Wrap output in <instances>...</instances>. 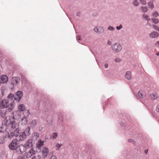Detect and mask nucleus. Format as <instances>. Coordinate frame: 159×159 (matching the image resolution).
Listing matches in <instances>:
<instances>
[{
	"instance_id": "1",
	"label": "nucleus",
	"mask_w": 159,
	"mask_h": 159,
	"mask_svg": "<svg viewBox=\"0 0 159 159\" xmlns=\"http://www.w3.org/2000/svg\"><path fill=\"white\" fill-rule=\"evenodd\" d=\"M15 106V103L14 101L11 103H9V101L7 99H2L0 103V107L3 110L5 108H7L6 111L7 112H10L14 108Z\"/></svg>"
},
{
	"instance_id": "2",
	"label": "nucleus",
	"mask_w": 159,
	"mask_h": 159,
	"mask_svg": "<svg viewBox=\"0 0 159 159\" xmlns=\"http://www.w3.org/2000/svg\"><path fill=\"white\" fill-rule=\"evenodd\" d=\"M14 134L15 136L17 137L16 139H18L19 142L24 141L27 136L25 132H20L18 128H16L14 131Z\"/></svg>"
},
{
	"instance_id": "3",
	"label": "nucleus",
	"mask_w": 159,
	"mask_h": 159,
	"mask_svg": "<svg viewBox=\"0 0 159 159\" xmlns=\"http://www.w3.org/2000/svg\"><path fill=\"white\" fill-rule=\"evenodd\" d=\"M18 139H13L9 145V148L12 150H17L19 144Z\"/></svg>"
},
{
	"instance_id": "4",
	"label": "nucleus",
	"mask_w": 159,
	"mask_h": 159,
	"mask_svg": "<svg viewBox=\"0 0 159 159\" xmlns=\"http://www.w3.org/2000/svg\"><path fill=\"white\" fill-rule=\"evenodd\" d=\"M11 83L13 86H16L20 82V78L17 76L13 77L11 80Z\"/></svg>"
},
{
	"instance_id": "5",
	"label": "nucleus",
	"mask_w": 159,
	"mask_h": 159,
	"mask_svg": "<svg viewBox=\"0 0 159 159\" xmlns=\"http://www.w3.org/2000/svg\"><path fill=\"white\" fill-rule=\"evenodd\" d=\"M112 49L116 52H120L122 49L121 45L118 43H115L112 47Z\"/></svg>"
},
{
	"instance_id": "6",
	"label": "nucleus",
	"mask_w": 159,
	"mask_h": 159,
	"mask_svg": "<svg viewBox=\"0 0 159 159\" xmlns=\"http://www.w3.org/2000/svg\"><path fill=\"white\" fill-rule=\"evenodd\" d=\"M27 149L25 145L21 144L19 146L16 151L18 153L21 154L25 152Z\"/></svg>"
},
{
	"instance_id": "7",
	"label": "nucleus",
	"mask_w": 159,
	"mask_h": 159,
	"mask_svg": "<svg viewBox=\"0 0 159 159\" xmlns=\"http://www.w3.org/2000/svg\"><path fill=\"white\" fill-rule=\"evenodd\" d=\"M22 96L23 92L21 91H18L14 97V100L19 102Z\"/></svg>"
},
{
	"instance_id": "8",
	"label": "nucleus",
	"mask_w": 159,
	"mask_h": 159,
	"mask_svg": "<svg viewBox=\"0 0 159 159\" xmlns=\"http://www.w3.org/2000/svg\"><path fill=\"white\" fill-rule=\"evenodd\" d=\"M35 153V151L33 149H31L28 152H26L25 154V156L27 158L30 157Z\"/></svg>"
},
{
	"instance_id": "9",
	"label": "nucleus",
	"mask_w": 159,
	"mask_h": 159,
	"mask_svg": "<svg viewBox=\"0 0 159 159\" xmlns=\"http://www.w3.org/2000/svg\"><path fill=\"white\" fill-rule=\"evenodd\" d=\"M94 30L95 32L98 34H101L104 32V29L102 26H96L94 28Z\"/></svg>"
},
{
	"instance_id": "10",
	"label": "nucleus",
	"mask_w": 159,
	"mask_h": 159,
	"mask_svg": "<svg viewBox=\"0 0 159 159\" xmlns=\"http://www.w3.org/2000/svg\"><path fill=\"white\" fill-rule=\"evenodd\" d=\"M21 114L19 111H15L13 112V118L17 120L20 117Z\"/></svg>"
},
{
	"instance_id": "11",
	"label": "nucleus",
	"mask_w": 159,
	"mask_h": 159,
	"mask_svg": "<svg viewBox=\"0 0 159 159\" xmlns=\"http://www.w3.org/2000/svg\"><path fill=\"white\" fill-rule=\"evenodd\" d=\"M136 96L138 98H143L145 97L146 93L143 90H140L139 91Z\"/></svg>"
},
{
	"instance_id": "12",
	"label": "nucleus",
	"mask_w": 159,
	"mask_h": 159,
	"mask_svg": "<svg viewBox=\"0 0 159 159\" xmlns=\"http://www.w3.org/2000/svg\"><path fill=\"white\" fill-rule=\"evenodd\" d=\"M159 34L158 32L155 31H153L149 34V37L152 39H154L158 37Z\"/></svg>"
},
{
	"instance_id": "13",
	"label": "nucleus",
	"mask_w": 159,
	"mask_h": 159,
	"mask_svg": "<svg viewBox=\"0 0 159 159\" xmlns=\"http://www.w3.org/2000/svg\"><path fill=\"white\" fill-rule=\"evenodd\" d=\"M33 141L32 139H30L27 141L26 143L24 144L27 149L32 146L33 145Z\"/></svg>"
},
{
	"instance_id": "14",
	"label": "nucleus",
	"mask_w": 159,
	"mask_h": 159,
	"mask_svg": "<svg viewBox=\"0 0 159 159\" xmlns=\"http://www.w3.org/2000/svg\"><path fill=\"white\" fill-rule=\"evenodd\" d=\"M7 112V111H5L4 110H3L0 107V117L1 116L2 118H5V120H6V121H7V120L6 119L7 118L6 117V116Z\"/></svg>"
},
{
	"instance_id": "15",
	"label": "nucleus",
	"mask_w": 159,
	"mask_h": 159,
	"mask_svg": "<svg viewBox=\"0 0 159 159\" xmlns=\"http://www.w3.org/2000/svg\"><path fill=\"white\" fill-rule=\"evenodd\" d=\"M14 136V132H13L11 131L10 132H7L5 137L6 139H11Z\"/></svg>"
},
{
	"instance_id": "16",
	"label": "nucleus",
	"mask_w": 159,
	"mask_h": 159,
	"mask_svg": "<svg viewBox=\"0 0 159 159\" xmlns=\"http://www.w3.org/2000/svg\"><path fill=\"white\" fill-rule=\"evenodd\" d=\"M49 150L48 148L44 147L42 150L43 155L44 157H46L48 154Z\"/></svg>"
},
{
	"instance_id": "17",
	"label": "nucleus",
	"mask_w": 159,
	"mask_h": 159,
	"mask_svg": "<svg viewBox=\"0 0 159 159\" xmlns=\"http://www.w3.org/2000/svg\"><path fill=\"white\" fill-rule=\"evenodd\" d=\"M1 79L2 81V83H5L8 81V78L6 75H2L1 77Z\"/></svg>"
},
{
	"instance_id": "18",
	"label": "nucleus",
	"mask_w": 159,
	"mask_h": 159,
	"mask_svg": "<svg viewBox=\"0 0 159 159\" xmlns=\"http://www.w3.org/2000/svg\"><path fill=\"white\" fill-rule=\"evenodd\" d=\"M6 131V126L5 125L2 124L0 126V133H3Z\"/></svg>"
},
{
	"instance_id": "19",
	"label": "nucleus",
	"mask_w": 159,
	"mask_h": 159,
	"mask_svg": "<svg viewBox=\"0 0 159 159\" xmlns=\"http://www.w3.org/2000/svg\"><path fill=\"white\" fill-rule=\"evenodd\" d=\"M25 109V105L23 104H20L18 106V109L20 112L24 111Z\"/></svg>"
},
{
	"instance_id": "20",
	"label": "nucleus",
	"mask_w": 159,
	"mask_h": 159,
	"mask_svg": "<svg viewBox=\"0 0 159 159\" xmlns=\"http://www.w3.org/2000/svg\"><path fill=\"white\" fill-rule=\"evenodd\" d=\"M150 97L152 100H155L158 98L157 94L155 93H153L150 95Z\"/></svg>"
},
{
	"instance_id": "21",
	"label": "nucleus",
	"mask_w": 159,
	"mask_h": 159,
	"mask_svg": "<svg viewBox=\"0 0 159 159\" xmlns=\"http://www.w3.org/2000/svg\"><path fill=\"white\" fill-rule=\"evenodd\" d=\"M44 145V141L41 140H39L37 144L36 147L39 148L41 147Z\"/></svg>"
},
{
	"instance_id": "22",
	"label": "nucleus",
	"mask_w": 159,
	"mask_h": 159,
	"mask_svg": "<svg viewBox=\"0 0 159 159\" xmlns=\"http://www.w3.org/2000/svg\"><path fill=\"white\" fill-rule=\"evenodd\" d=\"M27 121V119L26 117H24L21 119V122L22 123V125H26Z\"/></svg>"
},
{
	"instance_id": "23",
	"label": "nucleus",
	"mask_w": 159,
	"mask_h": 159,
	"mask_svg": "<svg viewBox=\"0 0 159 159\" xmlns=\"http://www.w3.org/2000/svg\"><path fill=\"white\" fill-rule=\"evenodd\" d=\"M125 77L128 80H130L132 77L131 72L129 71H127L125 74Z\"/></svg>"
},
{
	"instance_id": "24",
	"label": "nucleus",
	"mask_w": 159,
	"mask_h": 159,
	"mask_svg": "<svg viewBox=\"0 0 159 159\" xmlns=\"http://www.w3.org/2000/svg\"><path fill=\"white\" fill-rule=\"evenodd\" d=\"M58 136V134L57 133H53L50 136V139H55Z\"/></svg>"
},
{
	"instance_id": "25",
	"label": "nucleus",
	"mask_w": 159,
	"mask_h": 159,
	"mask_svg": "<svg viewBox=\"0 0 159 159\" xmlns=\"http://www.w3.org/2000/svg\"><path fill=\"white\" fill-rule=\"evenodd\" d=\"M148 5L149 8H150L151 9H152L154 7L153 4V2L152 1H150L148 3Z\"/></svg>"
},
{
	"instance_id": "26",
	"label": "nucleus",
	"mask_w": 159,
	"mask_h": 159,
	"mask_svg": "<svg viewBox=\"0 0 159 159\" xmlns=\"http://www.w3.org/2000/svg\"><path fill=\"white\" fill-rule=\"evenodd\" d=\"M141 11L143 12H146L148 10V8L147 6H142L141 7Z\"/></svg>"
},
{
	"instance_id": "27",
	"label": "nucleus",
	"mask_w": 159,
	"mask_h": 159,
	"mask_svg": "<svg viewBox=\"0 0 159 159\" xmlns=\"http://www.w3.org/2000/svg\"><path fill=\"white\" fill-rule=\"evenodd\" d=\"M5 137L1 136L0 137V143L3 144L5 143L6 139Z\"/></svg>"
},
{
	"instance_id": "28",
	"label": "nucleus",
	"mask_w": 159,
	"mask_h": 159,
	"mask_svg": "<svg viewBox=\"0 0 159 159\" xmlns=\"http://www.w3.org/2000/svg\"><path fill=\"white\" fill-rule=\"evenodd\" d=\"M16 124L14 122H10V127L13 129H15L16 127Z\"/></svg>"
},
{
	"instance_id": "29",
	"label": "nucleus",
	"mask_w": 159,
	"mask_h": 159,
	"mask_svg": "<svg viewBox=\"0 0 159 159\" xmlns=\"http://www.w3.org/2000/svg\"><path fill=\"white\" fill-rule=\"evenodd\" d=\"M24 132H25V133H26L28 135H30V134L31 133L30 127H28L25 129V131Z\"/></svg>"
},
{
	"instance_id": "30",
	"label": "nucleus",
	"mask_w": 159,
	"mask_h": 159,
	"mask_svg": "<svg viewBox=\"0 0 159 159\" xmlns=\"http://www.w3.org/2000/svg\"><path fill=\"white\" fill-rule=\"evenodd\" d=\"M132 3L134 6L135 7H137L139 6V2H138V0H133Z\"/></svg>"
},
{
	"instance_id": "31",
	"label": "nucleus",
	"mask_w": 159,
	"mask_h": 159,
	"mask_svg": "<svg viewBox=\"0 0 159 159\" xmlns=\"http://www.w3.org/2000/svg\"><path fill=\"white\" fill-rule=\"evenodd\" d=\"M143 17L144 18H145L148 21H149L150 20V18L149 16L145 14H143Z\"/></svg>"
},
{
	"instance_id": "32",
	"label": "nucleus",
	"mask_w": 159,
	"mask_h": 159,
	"mask_svg": "<svg viewBox=\"0 0 159 159\" xmlns=\"http://www.w3.org/2000/svg\"><path fill=\"white\" fill-rule=\"evenodd\" d=\"M152 22L156 24H157L159 22V20L156 18H152L151 19Z\"/></svg>"
},
{
	"instance_id": "33",
	"label": "nucleus",
	"mask_w": 159,
	"mask_h": 159,
	"mask_svg": "<svg viewBox=\"0 0 159 159\" xmlns=\"http://www.w3.org/2000/svg\"><path fill=\"white\" fill-rule=\"evenodd\" d=\"M14 95L12 93H10L8 94L7 96V98L8 99H10L12 100L13 98H14Z\"/></svg>"
},
{
	"instance_id": "34",
	"label": "nucleus",
	"mask_w": 159,
	"mask_h": 159,
	"mask_svg": "<svg viewBox=\"0 0 159 159\" xmlns=\"http://www.w3.org/2000/svg\"><path fill=\"white\" fill-rule=\"evenodd\" d=\"M152 16L154 17H157L159 16L158 12L157 11H155L152 13Z\"/></svg>"
},
{
	"instance_id": "35",
	"label": "nucleus",
	"mask_w": 159,
	"mask_h": 159,
	"mask_svg": "<svg viewBox=\"0 0 159 159\" xmlns=\"http://www.w3.org/2000/svg\"><path fill=\"white\" fill-rule=\"evenodd\" d=\"M141 4L144 5L147 4V0H139Z\"/></svg>"
},
{
	"instance_id": "36",
	"label": "nucleus",
	"mask_w": 159,
	"mask_h": 159,
	"mask_svg": "<svg viewBox=\"0 0 159 159\" xmlns=\"http://www.w3.org/2000/svg\"><path fill=\"white\" fill-rule=\"evenodd\" d=\"M116 62H120L122 61V60L120 58L116 57L114 60Z\"/></svg>"
},
{
	"instance_id": "37",
	"label": "nucleus",
	"mask_w": 159,
	"mask_h": 159,
	"mask_svg": "<svg viewBox=\"0 0 159 159\" xmlns=\"http://www.w3.org/2000/svg\"><path fill=\"white\" fill-rule=\"evenodd\" d=\"M153 27L154 28L155 30L159 32V26L155 25H152Z\"/></svg>"
},
{
	"instance_id": "38",
	"label": "nucleus",
	"mask_w": 159,
	"mask_h": 159,
	"mask_svg": "<svg viewBox=\"0 0 159 159\" xmlns=\"http://www.w3.org/2000/svg\"><path fill=\"white\" fill-rule=\"evenodd\" d=\"M107 29L109 30L112 31L114 30L115 29V28L114 27L111 25H109L108 26Z\"/></svg>"
},
{
	"instance_id": "39",
	"label": "nucleus",
	"mask_w": 159,
	"mask_h": 159,
	"mask_svg": "<svg viewBox=\"0 0 159 159\" xmlns=\"http://www.w3.org/2000/svg\"><path fill=\"white\" fill-rule=\"evenodd\" d=\"M62 145L60 144L59 143H57L56 144V147L57 150H58L60 148Z\"/></svg>"
},
{
	"instance_id": "40",
	"label": "nucleus",
	"mask_w": 159,
	"mask_h": 159,
	"mask_svg": "<svg viewBox=\"0 0 159 159\" xmlns=\"http://www.w3.org/2000/svg\"><path fill=\"white\" fill-rule=\"evenodd\" d=\"M122 25L121 24H120L119 26H117L116 27V29L117 30H119L122 28Z\"/></svg>"
},
{
	"instance_id": "41",
	"label": "nucleus",
	"mask_w": 159,
	"mask_h": 159,
	"mask_svg": "<svg viewBox=\"0 0 159 159\" xmlns=\"http://www.w3.org/2000/svg\"><path fill=\"white\" fill-rule=\"evenodd\" d=\"M32 159H40V157L39 156L36 157H34Z\"/></svg>"
},
{
	"instance_id": "42",
	"label": "nucleus",
	"mask_w": 159,
	"mask_h": 159,
	"mask_svg": "<svg viewBox=\"0 0 159 159\" xmlns=\"http://www.w3.org/2000/svg\"><path fill=\"white\" fill-rule=\"evenodd\" d=\"M34 136L35 137L36 136L37 138H38L39 136V134L38 133H35L34 134Z\"/></svg>"
},
{
	"instance_id": "43",
	"label": "nucleus",
	"mask_w": 159,
	"mask_h": 159,
	"mask_svg": "<svg viewBox=\"0 0 159 159\" xmlns=\"http://www.w3.org/2000/svg\"><path fill=\"white\" fill-rule=\"evenodd\" d=\"M156 111L157 112H159V105H158L157 106Z\"/></svg>"
},
{
	"instance_id": "44",
	"label": "nucleus",
	"mask_w": 159,
	"mask_h": 159,
	"mask_svg": "<svg viewBox=\"0 0 159 159\" xmlns=\"http://www.w3.org/2000/svg\"><path fill=\"white\" fill-rule=\"evenodd\" d=\"M50 159H57V158L55 156L53 155L51 157Z\"/></svg>"
},
{
	"instance_id": "45",
	"label": "nucleus",
	"mask_w": 159,
	"mask_h": 159,
	"mask_svg": "<svg viewBox=\"0 0 159 159\" xmlns=\"http://www.w3.org/2000/svg\"><path fill=\"white\" fill-rule=\"evenodd\" d=\"M104 66L105 68H107L108 67V65L107 63H105L104 64Z\"/></svg>"
},
{
	"instance_id": "46",
	"label": "nucleus",
	"mask_w": 159,
	"mask_h": 159,
	"mask_svg": "<svg viewBox=\"0 0 159 159\" xmlns=\"http://www.w3.org/2000/svg\"><path fill=\"white\" fill-rule=\"evenodd\" d=\"M81 13L80 12H78L77 13L76 16H80Z\"/></svg>"
},
{
	"instance_id": "47",
	"label": "nucleus",
	"mask_w": 159,
	"mask_h": 159,
	"mask_svg": "<svg viewBox=\"0 0 159 159\" xmlns=\"http://www.w3.org/2000/svg\"><path fill=\"white\" fill-rule=\"evenodd\" d=\"M76 39L77 41L78 40H81V37L80 36H79V37H78V36L76 38Z\"/></svg>"
},
{
	"instance_id": "48",
	"label": "nucleus",
	"mask_w": 159,
	"mask_h": 159,
	"mask_svg": "<svg viewBox=\"0 0 159 159\" xmlns=\"http://www.w3.org/2000/svg\"><path fill=\"white\" fill-rule=\"evenodd\" d=\"M107 44L109 45H110L111 44V42L109 40H108L107 42Z\"/></svg>"
},
{
	"instance_id": "49",
	"label": "nucleus",
	"mask_w": 159,
	"mask_h": 159,
	"mask_svg": "<svg viewBox=\"0 0 159 159\" xmlns=\"http://www.w3.org/2000/svg\"><path fill=\"white\" fill-rule=\"evenodd\" d=\"M146 25H149L150 26H151V25L149 22H147V23L146 24Z\"/></svg>"
},
{
	"instance_id": "50",
	"label": "nucleus",
	"mask_w": 159,
	"mask_h": 159,
	"mask_svg": "<svg viewBox=\"0 0 159 159\" xmlns=\"http://www.w3.org/2000/svg\"><path fill=\"white\" fill-rule=\"evenodd\" d=\"M133 140L132 139H129V140H128V142H132V141H133Z\"/></svg>"
},
{
	"instance_id": "51",
	"label": "nucleus",
	"mask_w": 159,
	"mask_h": 159,
	"mask_svg": "<svg viewBox=\"0 0 159 159\" xmlns=\"http://www.w3.org/2000/svg\"><path fill=\"white\" fill-rule=\"evenodd\" d=\"M132 144L134 145V146H135V145H136V143L135 142V141H134V140H133V141H132Z\"/></svg>"
},
{
	"instance_id": "52",
	"label": "nucleus",
	"mask_w": 159,
	"mask_h": 159,
	"mask_svg": "<svg viewBox=\"0 0 159 159\" xmlns=\"http://www.w3.org/2000/svg\"><path fill=\"white\" fill-rule=\"evenodd\" d=\"M148 150H146L144 151V153L145 154H147L148 153Z\"/></svg>"
},
{
	"instance_id": "53",
	"label": "nucleus",
	"mask_w": 159,
	"mask_h": 159,
	"mask_svg": "<svg viewBox=\"0 0 159 159\" xmlns=\"http://www.w3.org/2000/svg\"><path fill=\"white\" fill-rule=\"evenodd\" d=\"M157 44H158L159 45V41H157L156 43V45H157Z\"/></svg>"
},
{
	"instance_id": "54",
	"label": "nucleus",
	"mask_w": 159,
	"mask_h": 159,
	"mask_svg": "<svg viewBox=\"0 0 159 159\" xmlns=\"http://www.w3.org/2000/svg\"><path fill=\"white\" fill-rule=\"evenodd\" d=\"M156 55L157 56H159V52H158L157 53H156Z\"/></svg>"
},
{
	"instance_id": "55",
	"label": "nucleus",
	"mask_w": 159,
	"mask_h": 159,
	"mask_svg": "<svg viewBox=\"0 0 159 159\" xmlns=\"http://www.w3.org/2000/svg\"><path fill=\"white\" fill-rule=\"evenodd\" d=\"M33 122H34L35 124H36V122L35 121H32Z\"/></svg>"
},
{
	"instance_id": "56",
	"label": "nucleus",
	"mask_w": 159,
	"mask_h": 159,
	"mask_svg": "<svg viewBox=\"0 0 159 159\" xmlns=\"http://www.w3.org/2000/svg\"><path fill=\"white\" fill-rule=\"evenodd\" d=\"M18 159H23V158L20 157L18 158Z\"/></svg>"
},
{
	"instance_id": "57",
	"label": "nucleus",
	"mask_w": 159,
	"mask_h": 159,
	"mask_svg": "<svg viewBox=\"0 0 159 159\" xmlns=\"http://www.w3.org/2000/svg\"><path fill=\"white\" fill-rule=\"evenodd\" d=\"M1 98L0 97V101H1Z\"/></svg>"
}]
</instances>
